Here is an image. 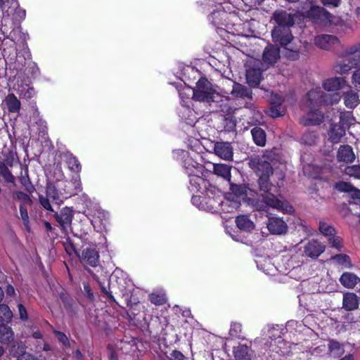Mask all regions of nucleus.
Returning a JSON list of instances; mask_svg holds the SVG:
<instances>
[{"mask_svg":"<svg viewBox=\"0 0 360 360\" xmlns=\"http://www.w3.org/2000/svg\"><path fill=\"white\" fill-rule=\"evenodd\" d=\"M291 27H274L272 30L271 36L273 41L279 43L281 46H286L293 39Z\"/></svg>","mask_w":360,"mask_h":360,"instance_id":"9","label":"nucleus"},{"mask_svg":"<svg viewBox=\"0 0 360 360\" xmlns=\"http://www.w3.org/2000/svg\"><path fill=\"white\" fill-rule=\"evenodd\" d=\"M7 109L10 112L16 113L20 110V101L13 94H9L5 100Z\"/></svg>","mask_w":360,"mask_h":360,"instance_id":"32","label":"nucleus"},{"mask_svg":"<svg viewBox=\"0 0 360 360\" xmlns=\"http://www.w3.org/2000/svg\"><path fill=\"white\" fill-rule=\"evenodd\" d=\"M86 216L91 221V224L94 227L95 229H102L100 226L98 224V219H99L102 223L103 221H105L108 219L109 214L107 212L102 210H97L94 214V216H91L89 214H87Z\"/></svg>","mask_w":360,"mask_h":360,"instance_id":"34","label":"nucleus"},{"mask_svg":"<svg viewBox=\"0 0 360 360\" xmlns=\"http://www.w3.org/2000/svg\"><path fill=\"white\" fill-rule=\"evenodd\" d=\"M359 301L354 292H345L343 295L342 307L347 311H353L359 307Z\"/></svg>","mask_w":360,"mask_h":360,"instance_id":"24","label":"nucleus"},{"mask_svg":"<svg viewBox=\"0 0 360 360\" xmlns=\"http://www.w3.org/2000/svg\"><path fill=\"white\" fill-rule=\"evenodd\" d=\"M150 300L152 303L158 305L162 304L166 301V297L164 293L153 292L149 295Z\"/></svg>","mask_w":360,"mask_h":360,"instance_id":"51","label":"nucleus"},{"mask_svg":"<svg viewBox=\"0 0 360 360\" xmlns=\"http://www.w3.org/2000/svg\"><path fill=\"white\" fill-rule=\"evenodd\" d=\"M14 339V333L12 328L4 324H0V342L8 344Z\"/></svg>","mask_w":360,"mask_h":360,"instance_id":"37","label":"nucleus"},{"mask_svg":"<svg viewBox=\"0 0 360 360\" xmlns=\"http://www.w3.org/2000/svg\"><path fill=\"white\" fill-rule=\"evenodd\" d=\"M249 165L259 176V188L264 192L262 196L264 203L284 213H291L293 211L292 205L286 200L278 199L270 192L273 188V185L268 181L269 175L273 173L270 163L264 159H251Z\"/></svg>","mask_w":360,"mask_h":360,"instance_id":"1","label":"nucleus"},{"mask_svg":"<svg viewBox=\"0 0 360 360\" xmlns=\"http://www.w3.org/2000/svg\"><path fill=\"white\" fill-rule=\"evenodd\" d=\"M10 160L11 159H4L2 161L0 160V175H1L6 181L14 183L15 178L8 167V165L11 166Z\"/></svg>","mask_w":360,"mask_h":360,"instance_id":"36","label":"nucleus"},{"mask_svg":"<svg viewBox=\"0 0 360 360\" xmlns=\"http://www.w3.org/2000/svg\"><path fill=\"white\" fill-rule=\"evenodd\" d=\"M82 191L79 175L72 176L71 181L58 179L54 183H49L46 187V198L40 196L41 205L47 210L53 211L50 200L60 205L65 199L77 195Z\"/></svg>","mask_w":360,"mask_h":360,"instance_id":"2","label":"nucleus"},{"mask_svg":"<svg viewBox=\"0 0 360 360\" xmlns=\"http://www.w3.org/2000/svg\"><path fill=\"white\" fill-rule=\"evenodd\" d=\"M280 58V49L273 44H268L263 52L262 61L268 65H274Z\"/></svg>","mask_w":360,"mask_h":360,"instance_id":"14","label":"nucleus"},{"mask_svg":"<svg viewBox=\"0 0 360 360\" xmlns=\"http://www.w3.org/2000/svg\"><path fill=\"white\" fill-rule=\"evenodd\" d=\"M247 83L252 87H257L262 79V71L259 67L255 65L246 70Z\"/></svg>","mask_w":360,"mask_h":360,"instance_id":"19","label":"nucleus"},{"mask_svg":"<svg viewBox=\"0 0 360 360\" xmlns=\"http://www.w3.org/2000/svg\"><path fill=\"white\" fill-rule=\"evenodd\" d=\"M233 355L236 360H251L252 350L245 345H240L233 348Z\"/></svg>","mask_w":360,"mask_h":360,"instance_id":"26","label":"nucleus"},{"mask_svg":"<svg viewBox=\"0 0 360 360\" xmlns=\"http://www.w3.org/2000/svg\"><path fill=\"white\" fill-rule=\"evenodd\" d=\"M192 202L193 205L198 206L200 209V205L204 204V202L205 200V197H201L198 195H193L192 197Z\"/></svg>","mask_w":360,"mask_h":360,"instance_id":"60","label":"nucleus"},{"mask_svg":"<svg viewBox=\"0 0 360 360\" xmlns=\"http://www.w3.org/2000/svg\"><path fill=\"white\" fill-rule=\"evenodd\" d=\"M335 188L341 192L351 193L354 187L349 183L340 181L335 184Z\"/></svg>","mask_w":360,"mask_h":360,"instance_id":"54","label":"nucleus"},{"mask_svg":"<svg viewBox=\"0 0 360 360\" xmlns=\"http://www.w3.org/2000/svg\"><path fill=\"white\" fill-rule=\"evenodd\" d=\"M202 175L190 176V189L192 192H197L199 191L200 184L204 182V179L202 178Z\"/></svg>","mask_w":360,"mask_h":360,"instance_id":"47","label":"nucleus"},{"mask_svg":"<svg viewBox=\"0 0 360 360\" xmlns=\"http://www.w3.org/2000/svg\"><path fill=\"white\" fill-rule=\"evenodd\" d=\"M183 165L189 176L203 175L205 167L195 159H184Z\"/></svg>","mask_w":360,"mask_h":360,"instance_id":"16","label":"nucleus"},{"mask_svg":"<svg viewBox=\"0 0 360 360\" xmlns=\"http://www.w3.org/2000/svg\"><path fill=\"white\" fill-rule=\"evenodd\" d=\"M26 347L22 342L14 343L11 349L10 353L17 358V360H37L32 354L25 351Z\"/></svg>","mask_w":360,"mask_h":360,"instance_id":"15","label":"nucleus"},{"mask_svg":"<svg viewBox=\"0 0 360 360\" xmlns=\"http://www.w3.org/2000/svg\"><path fill=\"white\" fill-rule=\"evenodd\" d=\"M238 228L242 231L250 232L255 229V224L246 214L239 215L236 219Z\"/></svg>","mask_w":360,"mask_h":360,"instance_id":"28","label":"nucleus"},{"mask_svg":"<svg viewBox=\"0 0 360 360\" xmlns=\"http://www.w3.org/2000/svg\"><path fill=\"white\" fill-rule=\"evenodd\" d=\"M65 164L70 171L77 174L81 171L82 166L77 159H66Z\"/></svg>","mask_w":360,"mask_h":360,"instance_id":"48","label":"nucleus"},{"mask_svg":"<svg viewBox=\"0 0 360 360\" xmlns=\"http://www.w3.org/2000/svg\"><path fill=\"white\" fill-rule=\"evenodd\" d=\"M231 193H228L226 195H233L234 200H238L240 202L241 200H245L248 195V192H252L250 188L243 185H231Z\"/></svg>","mask_w":360,"mask_h":360,"instance_id":"27","label":"nucleus"},{"mask_svg":"<svg viewBox=\"0 0 360 360\" xmlns=\"http://www.w3.org/2000/svg\"><path fill=\"white\" fill-rule=\"evenodd\" d=\"M321 4L326 6H332L333 8L338 7L342 0H320Z\"/></svg>","mask_w":360,"mask_h":360,"instance_id":"58","label":"nucleus"},{"mask_svg":"<svg viewBox=\"0 0 360 360\" xmlns=\"http://www.w3.org/2000/svg\"><path fill=\"white\" fill-rule=\"evenodd\" d=\"M266 226L269 232L274 235L284 234L288 231L287 224L283 219L279 217H269L266 223Z\"/></svg>","mask_w":360,"mask_h":360,"instance_id":"11","label":"nucleus"},{"mask_svg":"<svg viewBox=\"0 0 360 360\" xmlns=\"http://www.w3.org/2000/svg\"><path fill=\"white\" fill-rule=\"evenodd\" d=\"M339 44V39L331 34H320L314 38V44L321 49L330 50Z\"/></svg>","mask_w":360,"mask_h":360,"instance_id":"10","label":"nucleus"},{"mask_svg":"<svg viewBox=\"0 0 360 360\" xmlns=\"http://www.w3.org/2000/svg\"><path fill=\"white\" fill-rule=\"evenodd\" d=\"M73 211L71 208L65 207L59 213H56L54 217L63 231L70 226L73 219Z\"/></svg>","mask_w":360,"mask_h":360,"instance_id":"12","label":"nucleus"},{"mask_svg":"<svg viewBox=\"0 0 360 360\" xmlns=\"http://www.w3.org/2000/svg\"><path fill=\"white\" fill-rule=\"evenodd\" d=\"M328 350L330 354L335 357L341 356L345 352L342 345L335 340H330Z\"/></svg>","mask_w":360,"mask_h":360,"instance_id":"41","label":"nucleus"},{"mask_svg":"<svg viewBox=\"0 0 360 360\" xmlns=\"http://www.w3.org/2000/svg\"><path fill=\"white\" fill-rule=\"evenodd\" d=\"M82 262L91 266H96L98 264L99 255L94 248H86L82 251Z\"/></svg>","mask_w":360,"mask_h":360,"instance_id":"22","label":"nucleus"},{"mask_svg":"<svg viewBox=\"0 0 360 360\" xmlns=\"http://www.w3.org/2000/svg\"><path fill=\"white\" fill-rule=\"evenodd\" d=\"M345 172L350 176L359 179L360 178V165L347 166L345 169Z\"/></svg>","mask_w":360,"mask_h":360,"instance_id":"52","label":"nucleus"},{"mask_svg":"<svg viewBox=\"0 0 360 360\" xmlns=\"http://www.w3.org/2000/svg\"><path fill=\"white\" fill-rule=\"evenodd\" d=\"M10 147L12 148L11 150L7 148L6 146H5L4 148L3 149L2 154L4 158H20L22 155L28 158L29 155L27 153V148H25L24 143L19 144L20 150L23 152V154L17 151L16 146H14L12 142H11Z\"/></svg>","mask_w":360,"mask_h":360,"instance_id":"25","label":"nucleus"},{"mask_svg":"<svg viewBox=\"0 0 360 360\" xmlns=\"http://www.w3.org/2000/svg\"><path fill=\"white\" fill-rule=\"evenodd\" d=\"M27 206L25 205H20V218L22 219L23 225L25 229L30 232V218L27 212Z\"/></svg>","mask_w":360,"mask_h":360,"instance_id":"42","label":"nucleus"},{"mask_svg":"<svg viewBox=\"0 0 360 360\" xmlns=\"http://www.w3.org/2000/svg\"><path fill=\"white\" fill-rule=\"evenodd\" d=\"M338 264L347 266L350 264L349 258L345 255H338L332 257Z\"/></svg>","mask_w":360,"mask_h":360,"instance_id":"55","label":"nucleus"},{"mask_svg":"<svg viewBox=\"0 0 360 360\" xmlns=\"http://www.w3.org/2000/svg\"><path fill=\"white\" fill-rule=\"evenodd\" d=\"M214 150L215 155L219 158H233V149L229 142H216Z\"/></svg>","mask_w":360,"mask_h":360,"instance_id":"21","label":"nucleus"},{"mask_svg":"<svg viewBox=\"0 0 360 360\" xmlns=\"http://www.w3.org/2000/svg\"><path fill=\"white\" fill-rule=\"evenodd\" d=\"M345 127L339 123H331L328 132V139L333 143H338L345 135Z\"/></svg>","mask_w":360,"mask_h":360,"instance_id":"18","label":"nucleus"},{"mask_svg":"<svg viewBox=\"0 0 360 360\" xmlns=\"http://www.w3.org/2000/svg\"><path fill=\"white\" fill-rule=\"evenodd\" d=\"M11 7L13 8V18L14 20L21 22L25 18L26 11L19 6L17 0H11Z\"/></svg>","mask_w":360,"mask_h":360,"instance_id":"38","label":"nucleus"},{"mask_svg":"<svg viewBox=\"0 0 360 360\" xmlns=\"http://www.w3.org/2000/svg\"><path fill=\"white\" fill-rule=\"evenodd\" d=\"M256 263L257 268L266 274H273L274 273L275 266L270 259L260 257L256 260Z\"/></svg>","mask_w":360,"mask_h":360,"instance_id":"33","label":"nucleus"},{"mask_svg":"<svg viewBox=\"0 0 360 360\" xmlns=\"http://www.w3.org/2000/svg\"><path fill=\"white\" fill-rule=\"evenodd\" d=\"M357 67H360V44L350 46L335 68L338 72L346 74L352 68Z\"/></svg>","mask_w":360,"mask_h":360,"instance_id":"7","label":"nucleus"},{"mask_svg":"<svg viewBox=\"0 0 360 360\" xmlns=\"http://www.w3.org/2000/svg\"><path fill=\"white\" fill-rule=\"evenodd\" d=\"M22 94H23L25 98L31 99L35 96L36 93L33 87L28 86L24 93Z\"/></svg>","mask_w":360,"mask_h":360,"instance_id":"59","label":"nucleus"},{"mask_svg":"<svg viewBox=\"0 0 360 360\" xmlns=\"http://www.w3.org/2000/svg\"><path fill=\"white\" fill-rule=\"evenodd\" d=\"M223 124L225 131L231 132L236 130V122L232 117H225Z\"/></svg>","mask_w":360,"mask_h":360,"instance_id":"50","label":"nucleus"},{"mask_svg":"<svg viewBox=\"0 0 360 360\" xmlns=\"http://www.w3.org/2000/svg\"><path fill=\"white\" fill-rule=\"evenodd\" d=\"M341 99L340 93L328 94L316 87L307 93V107L321 108L338 103Z\"/></svg>","mask_w":360,"mask_h":360,"instance_id":"3","label":"nucleus"},{"mask_svg":"<svg viewBox=\"0 0 360 360\" xmlns=\"http://www.w3.org/2000/svg\"><path fill=\"white\" fill-rule=\"evenodd\" d=\"M274 19L276 22L275 27H292L295 24L293 15L283 10L275 11L274 13Z\"/></svg>","mask_w":360,"mask_h":360,"instance_id":"17","label":"nucleus"},{"mask_svg":"<svg viewBox=\"0 0 360 360\" xmlns=\"http://www.w3.org/2000/svg\"><path fill=\"white\" fill-rule=\"evenodd\" d=\"M13 198L15 200H18L20 205H30L32 203V200L30 196L22 191H15L13 193Z\"/></svg>","mask_w":360,"mask_h":360,"instance_id":"46","label":"nucleus"},{"mask_svg":"<svg viewBox=\"0 0 360 360\" xmlns=\"http://www.w3.org/2000/svg\"><path fill=\"white\" fill-rule=\"evenodd\" d=\"M328 242L332 248L340 250L342 247V240L340 236L332 235L328 238Z\"/></svg>","mask_w":360,"mask_h":360,"instance_id":"53","label":"nucleus"},{"mask_svg":"<svg viewBox=\"0 0 360 360\" xmlns=\"http://www.w3.org/2000/svg\"><path fill=\"white\" fill-rule=\"evenodd\" d=\"M216 94L212 84L206 77H200L196 82L195 89H193L192 98L195 101L210 103L216 101Z\"/></svg>","mask_w":360,"mask_h":360,"instance_id":"5","label":"nucleus"},{"mask_svg":"<svg viewBox=\"0 0 360 360\" xmlns=\"http://www.w3.org/2000/svg\"><path fill=\"white\" fill-rule=\"evenodd\" d=\"M325 248V245L321 242L311 240L304 246V252L306 256L315 259L324 252Z\"/></svg>","mask_w":360,"mask_h":360,"instance_id":"13","label":"nucleus"},{"mask_svg":"<svg viewBox=\"0 0 360 360\" xmlns=\"http://www.w3.org/2000/svg\"><path fill=\"white\" fill-rule=\"evenodd\" d=\"M171 360H185V357L180 352L173 351L171 354Z\"/></svg>","mask_w":360,"mask_h":360,"instance_id":"63","label":"nucleus"},{"mask_svg":"<svg viewBox=\"0 0 360 360\" xmlns=\"http://www.w3.org/2000/svg\"><path fill=\"white\" fill-rule=\"evenodd\" d=\"M352 82L356 89H360V68L353 72Z\"/></svg>","mask_w":360,"mask_h":360,"instance_id":"56","label":"nucleus"},{"mask_svg":"<svg viewBox=\"0 0 360 360\" xmlns=\"http://www.w3.org/2000/svg\"><path fill=\"white\" fill-rule=\"evenodd\" d=\"M337 158H355L352 147L349 145H341Z\"/></svg>","mask_w":360,"mask_h":360,"instance_id":"43","label":"nucleus"},{"mask_svg":"<svg viewBox=\"0 0 360 360\" xmlns=\"http://www.w3.org/2000/svg\"><path fill=\"white\" fill-rule=\"evenodd\" d=\"M242 330V326L238 323H233L231 326L230 335L233 337L239 336Z\"/></svg>","mask_w":360,"mask_h":360,"instance_id":"57","label":"nucleus"},{"mask_svg":"<svg viewBox=\"0 0 360 360\" xmlns=\"http://www.w3.org/2000/svg\"><path fill=\"white\" fill-rule=\"evenodd\" d=\"M303 16L314 25L328 26L332 24L333 16L325 8L311 5Z\"/></svg>","mask_w":360,"mask_h":360,"instance_id":"6","label":"nucleus"},{"mask_svg":"<svg viewBox=\"0 0 360 360\" xmlns=\"http://www.w3.org/2000/svg\"><path fill=\"white\" fill-rule=\"evenodd\" d=\"M18 311H19L20 318L22 320H27V311L22 304H18Z\"/></svg>","mask_w":360,"mask_h":360,"instance_id":"61","label":"nucleus"},{"mask_svg":"<svg viewBox=\"0 0 360 360\" xmlns=\"http://www.w3.org/2000/svg\"><path fill=\"white\" fill-rule=\"evenodd\" d=\"M344 103L347 108L353 109L357 104L359 101V96L357 93L352 90L345 92L343 94Z\"/></svg>","mask_w":360,"mask_h":360,"instance_id":"35","label":"nucleus"},{"mask_svg":"<svg viewBox=\"0 0 360 360\" xmlns=\"http://www.w3.org/2000/svg\"><path fill=\"white\" fill-rule=\"evenodd\" d=\"M321 167L313 164H307L303 166L304 174L311 178H318L321 174Z\"/></svg>","mask_w":360,"mask_h":360,"instance_id":"40","label":"nucleus"},{"mask_svg":"<svg viewBox=\"0 0 360 360\" xmlns=\"http://www.w3.org/2000/svg\"><path fill=\"white\" fill-rule=\"evenodd\" d=\"M346 86V81L342 77H331L323 81L322 86L328 91H335L343 89Z\"/></svg>","mask_w":360,"mask_h":360,"instance_id":"20","label":"nucleus"},{"mask_svg":"<svg viewBox=\"0 0 360 360\" xmlns=\"http://www.w3.org/2000/svg\"><path fill=\"white\" fill-rule=\"evenodd\" d=\"M319 231L324 236L330 237L335 233V229L325 221L319 222Z\"/></svg>","mask_w":360,"mask_h":360,"instance_id":"49","label":"nucleus"},{"mask_svg":"<svg viewBox=\"0 0 360 360\" xmlns=\"http://www.w3.org/2000/svg\"><path fill=\"white\" fill-rule=\"evenodd\" d=\"M84 291L85 292V294L86 295V296L91 299V300H93L94 296V293L93 292L91 291L90 287L89 285L84 283Z\"/></svg>","mask_w":360,"mask_h":360,"instance_id":"64","label":"nucleus"},{"mask_svg":"<svg viewBox=\"0 0 360 360\" xmlns=\"http://www.w3.org/2000/svg\"><path fill=\"white\" fill-rule=\"evenodd\" d=\"M251 134L255 143L259 146L266 144V132L259 127H255L251 129Z\"/></svg>","mask_w":360,"mask_h":360,"instance_id":"30","label":"nucleus"},{"mask_svg":"<svg viewBox=\"0 0 360 360\" xmlns=\"http://www.w3.org/2000/svg\"><path fill=\"white\" fill-rule=\"evenodd\" d=\"M214 172L217 176L230 181L231 179V167L226 164L214 163L212 165Z\"/></svg>","mask_w":360,"mask_h":360,"instance_id":"31","label":"nucleus"},{"mask_svg":"<svg viewBox=\"0 0 360 360\" xmlns=\"http://www.w3.org/2000/svg\"><path fill=\"white\" fill-rule=\"evenodd\" d=\"M359 281L357 276L349 272L344 273L340 278V283L347 288H354Z\"/></svg>","mask_w":360,"mask_h":360,"instance_id":"29","label":"nucleus"},{"mask_svg":"<svg viewBox=\"0 0 360 360\" xmlns=\"http://www.w3.org/2000/svg\"><path fill=\"white\" fill-rule=\"evenodd\" d=\"M12 316L13 314L9 307L5 304H0V324L10 321Z\"/></svg>","mask_w":360,"mask_h":360,"instance_id":"44","label":"nucleus"},{"mask_svg":"<svg viewBox=\"0 0 360 360\" xmlns=\"http://www.w3.org/2000/svg\"><path fill=\"white\" fill-rule=\"evenodd\" d=\"M224 11H214L209 16V20L215 26L223 25V19L226 16Z\"/></svg>","mask_w":360,"mask_h":360,"instance_id":"39","label":"nucleus"},{"mask_svg":"<svg viewBox=\"0 0 360 360\" xmlns=\"http://www.w3.org/2000/svg\"><path fill=\"white\" fill-rule=\"evenodd\" d=\"M55 334L60 342H61L64 345L68 343V338L64 333L59 331H56Z\"/></svg>","mask_w":360,"mask_h":360,"instance_id":"62","label":"nucleus"},{"mask_svg":"<svg viewBox=\"0 0 360 360\" xmlns=\"http://www.w3.org/2000/svg\"><path fill=\"white\" fill-rule=\"evenodd\" d=\"M231 94L238 98L252 99V91L240 83L234 82Z\"/></svg>","mask_w":360,"mask_h":360,"instance_id":"23","label":"nucleus"},{"mask_svg":"<svg viewBox=\"0 0 360 360\" xmlns=\"http://www.w3.org/2000/svg\"><path fill=\"white\" fill-rule=\"evenodd\" d=\"M354 118L352 115V112H341L340 115L339 124L345 127V129H348L351 124H352Z\"/></svg>","mask_w":360,"mask_h":360,"instance_id":"45","label":"nucleus"},{"mask_svg":"<svg viewBox=\"0 0 360 360\" xmlns=\"http://www.w3.org/2000/svg\"><path fill=\"white\" fill-rule=\"evenodd\" d=\"M234 196L233 195H226L224 200L220 198L205 197L204 204L202 203L200 209L207 210L210 212H215L218 211L219 207H221V210L225 212H233L235 210H237L240 206V202L238 200H233Z\"/></svg>","mask_w":360,"mask_h":360,"instance_id":"4","label":"nucleus"},{"mask_svg":"<svg viewBox=\"0 0 360 360\" xmlns=\"http://www.w3.org/2000/svg\"><path fill=\"white\" fill-rule=\"evenodd\" d=\"M307 113L301 117L300 123L304 127L319 126L325 120V114L319 108H307Z\"/></svg>","mask_w":360,"mask_h":360,"instance_id":"8","label":"nucleus"}]
</instances>
